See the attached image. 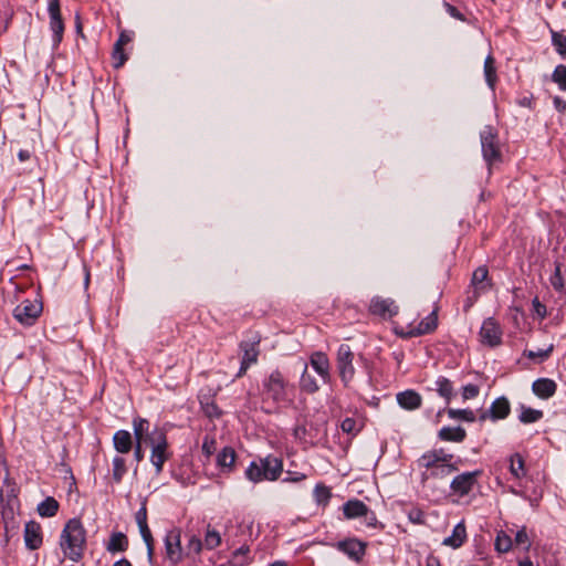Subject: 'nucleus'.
I'll list each match as a JSON object with an SVG mask.
<instances>
[{"label":"nucleus","instance_id":"1","mask_svg":"<svg viewBox=\"0 0 566 566\" xmlns=\"http://www.w3.org/2000/svg\"><path fill=\"white\" fill-rule=\"evenodd\" d=\"M293 386L279 369L272 370L262 380L261 409L265 413H279L283 408L293 403Z\"/></svg>","mask_w":566,"mask_h":566},{"label":"nucleus","instance_id":"2","mask_svg":"<svg viewBox=\"0 0 566 566\" xmlns=\"http://www.w3.org/2000/svg\"><path fill=\"white\" fill-rule=\"evenodd\" d=\"M86 543V531L78 518H71L64 525L60 536V546L63 554L72 562L83 557Z\"/></svg>","mask_w":566,"mask_h":566},{"label":"nucleus","instance_id":"3","mask_svg":"<svg viewBox=\"0 0 566 566\" xmlns=\"http://www.w3.org/2000/svg\"><path fill=\"white\" fill-rule=\"evenodd\" d=\"M145 442L151 449L150 462L155 467L156 474H160L165 462L172 455V452L169 450L166 432L160 428H155L145 438Z\"/></svg>","mask_w":566,"mask_h":566},{"label":"nucleus","instance_id":"4","mask_svg":"<svg viewBox=\"0 0 566 566\" xmlns=\"http://www.w3.org/2000/svg\"><path fill=\"white\" fill-rule=\"evenodd\" d=\"M260 343L261 336L256 332H251L247 335V338L240 342L239 348L242 353L241 364L237 378L245 375L247 370L254 364L258 363V358L260 355Z\"/></svg>","mask_w":566,"mask_h":566},{"label":"nucleus","instance_id":"5","mask_svg":"<svg viewBox=\"0 0 566 566\" xmlns=\"http://www.w3.org/2000/svg\"><path fill=\"white\" fill-rule=\"evenodd\" d=\"M480 139L483 159L490 168L494 163L501 160V150L496 129L491 125L484 126L480 133Z\"/></svg>","mask_w":566,"mask_h":566},{"label":"nucleus","instance_id":"6","mask_svg":"<svg viewBox=\"0 0 566 566\" xmlns=\"http://www.w3.org/2000/svg\"><path fill=\"white\" fill-rule=\"evenodd\" d=\"M43 311L39 300H24L13 310V317L24 326H32Z\"/></svg>","mask_w":566,"mask_h":566},{"label":"nucleus","instance_id":"7","mask_svg":"<svg viewBox=\"0 0 566 566\" xmlns=\"http://www.w3.org/2000/svg\"><path fill=\"white\" fill-rule=\"evenodd\" d=\"M354 353L349 345L342 344L337 350L336 367L339 377L345 386H347L355 376V367L353 365Z\"/></svg>","mask_w":566,"mask_h":566},{"label":"nucleus","instance_id":"8","mask_svg":"<svg viewBox=\"0 0 566 566\" xmlns=\"http://www.w3.org/2000/svg\"><path fill=\"white\" fill-rule=\"evenodd\" d=\"M165 557L171 566H177L184 559L181 536L178 528L169 530L164 538Z\"/></svg>","mask_w":566,"mask_h":566},{"label":"nucleus","instance_id":"9","mask_svg":"<svg viewBox=\"0 0 566 566\" xmlns=\"http://www.w3.org/2000/svg\"><path fill=\"white\" fill-rule=\"evenodd\" d=\"M334 547L355 563H360L366 555L367 543L356 537H348L335 543Z\"/></svg>","mask_w":566,"mask_h":566},{"label":"nucleus","instance_id":"10","mask_svg":"<svg viewBox=\"0 0 566 566\" xmlns=\"http://www.w3.org/2000/svg\"><path fill=\"white\" fill-rule=\"evenodd\" d=\"M48 12L50 17V29L52 31L53 45L57 46L64 33V22L61 15L60 0H50L48 4Z\"/></svg>","mask_w":566,"mask_h":566},{"label":"nucleus","instance_id":"11","mask_svg":"<svg viewBox=\"0 0 566 566\" xmlns=\"http://www.w3.org/2000/svg\"><path fill=\"white\" fill-rule=\"evenodd\" d=\"M481 471L464 472L453 478L450 489L459 497L468 495L478 483Z\"/></svg>","mask_w":566,"mask_h":566},{"label":"nucleus","instance_id":"12","mask_svg":"<svg viewBox=\"0 0 566 566\" xmlns=\"http://www.w3.org/2000/svg\"><path fill=\"white\" fill-rule=\"evenodd\" d=\"M479 334L482 344L490 347L499 346L502 343V329L493 317L484 319Z\"/></svg>","mask_w":566,"mask_h":566},{"label":"nucleus","instance_id":"13","mask_svg":"<svg viewBox=\"0 0 566 566\" xmlns=\"http://www.w3.org/2000/svg\"><path fill=\"white\" fill-rule=\"evenodd\" d=\"M24 543L30 551H35L43 543L42 527L35 521H29L24 526Z\"/></svg>","mask_w":566,"mask_h":566},{"label":"nucleus","instance_id":"14","mask_svg":"<svg viewBox=\"0 0 566 566\" xmlns=\"http://www.w3.org/2000/svg\"><path fill=\"white\" fill-rule=\"evenodd\" d=\"M369 310L373 314L391 317L398 313L395 302L389 298L374 297Z\"/></svg>","mask_w":566,"mask_h":566},{"label":"nucleus","instance_id":"15","mask_svg":"<svg viewBox=\"0 0 566 566\" xmlns=\"http://www.w3.org/2000/svg\"><path fill=\"white\" fill-rule=\"evenodd\" d=\"M557 385L553 379L538 378L532 385V390L541 399H548L556 392Z\"/></svg>","mask_w":566,"mask_h":566},{"label":"nucleus","instance_id":"16","mask_svg":"<svg viewBox=\"0 0 566 566\" xmlns=\"http://www.w3.org/2000/svg\"><path fill=\"white\" fill-rule=\"evenodd\" d=\"M396 399L398 405L406 410H416L422 402L421 396L412 389L398 392Z\"/></svg>","mask_w":566,"mask_h":566},{"label":"nucleus","instance_id":"17","mask_svg":"<svg viewBox=\"0 0 566 566\" xmlns=\"http://www.w3.org/2000/svg\"><path fill=\"white\" fill-rule=\"evenodd\" d=\"M437 314L436 312H432L427 317H424L416 327L410 328L407 333V336L417 337L429 334L437 328Z\"/></svg>","mask_w":566,"mask_h":566},{"label":"nucleus","instance_id":"18","mask_svg":"<svg viewBox=\"0 0 566 566\" xmlns=\"http://www.w3.org/2000/svg\"><path fill=\"white\" fill-rule=\"evenodd\" d=\"M467 539V528L464 522H459L452 530L450 536L446 537L442 545L457 549L463 545Z\"/></svg>","mask_w":566,"mask_h":566},{"label":"nucleus","instance_id":"19","mask_svg":"<svg viewBox=\"0 0 566 566\" xmlns=\"http://www.w3.org/2000/svg\"><path fill=\"white\" fill-rule=\"evenodd\" d=\"M311 366L327 382L329 380V361L327 356L322 352H316L311 356Z\"/></svg>","mask_w":566,"mask_h":566},{"label":"nucleus","instance_id":"20","mask_svg":"<svg viewBox=\"0 0 566 566\" xmlns=\"http://www.w3.org/2000/svg\"><path fill=\"white\" fill-rule=\"evenodd\" d=\"M113 444L118 453L125 454L133 449V437L127 430H118L114 433Z\"/></svg>","mask_w":566,"mask_h":566},{"label":"nucleus","instance_id":"21","mask_svg":"<svg viewBox=\"0 0 566 566\" xmlns=\"http://www.w3.org/2000/svg\"><path fill=\"white\" fill-rule=\"evenodd\" d=\"M368 506L360 500H349L343 505L344 516L348 520L367 514Z\"/></svg>","mask_w":566,"mask_h":566},{"label":"nucleus","instance_id":"22","mask_svg":"<svg viewBox=\"0 0 566 566\" xmlns=\"http://www.w3.org/2000/svg\"><path fill=\"white\" fill-rule=\"evenodd\" d=\"M433 385L432 389L446 400V403H449L455 395L452 381L444 376H439Z\"/></svg>","mask_w":566,"mask_h":566},{"label":"nucleus","instance_id":"23","mask_svg":"<svg viewBox=\"0 0 566 566\" xmlns=\"http://www.w3.org/2000/svg\"><path fill=\"white\" fill-rule=\"evenodd\" d=\"M251 560L250 546L244 541L242 545L232 553V556L226 566H245L249 565Z\"/></svg>","mask_w":566,"mask_h":566},{"label":"nucleus","instance_id":"24","mask_svg":"<svg viewBox=\"0 0 566 566\" xmlns=\"http://www.w3.org/2000/svg\"><path fill=\"white\" fill-rule=\"evenodd\" d=\"M510 410L511 407L509 400L505 397H500L492 402L489 412L493 420H500L505 419L509 416Z\"/></svg>","mask_w":566,"mask_h":566},{"label":"nucleus","instance_id":"25","mask_svg":"<svg viewBox=\"0 0 566 566\" xmlns=\"http://www.w3.org/2000/svg\"><path fill=\"white\" fill-rule=\"evenodd\" d=\"M438 437L443 441L462 442L467 432L462 427H443L440 429Z\"/></svg>","mask_w":566,"mask_h":566},{"label":"nucleus","instance_id":"26","mask_svg":"<svg viewBox=\"0 0 566 566\" xmlns=\"http://www.w3.org/2000/svg\"><path fill=\"white\" fill-rule=\"evenodd\" d=\"M3 523H4V537L8 543L11 537L15 536L20 528V523L17 521L14 513L9 510L2 513Z\"/></svg>","mask_w":566,"mask_h":566},{"label":"nucleus","instance_id":"27","mask_svg":"<svg viewBox=\"0 0 566 566\" xmlns=\"http://www.w3.org/2000/svg\"><path fill=\"white\" fill-rule=\"evenodd\" d=\"M251 525L239 523L234 527L228 526L227 531L224 533L226 541L230 546H234L240 543V541H237V537L244 535L245 533H249V536L251 535Z\"/></svg>","mask_w":566,"mask_h":566},{"label":"nucleus","instance_id":"28","mask_svg":"<svg viewBox=\"0 0 566 566\" xmlns=\"http://www.w3.org/2000/svg\"><path fill=\"white\" fill-rule=\"evenodd\" d=\"M128 548V538L122 532L113 533L109 537V542L106 545V549L109 553L125 552Z\"/></svg>","mask_w":566,"mask_h":566},{"label":"nucleus","instance_id":"29","mask_svg":"<svg viewBox=\"0 0 566 566\" xmlns=\"http://www.w3.org/2000/svg\"><path fill=\"white\" fill-rule=\"evenodd\" d=\"M264 464L268 469V481H275L280 478L283 472V462L276 457L263 458Z\"/></svg>","mask_w":566,"mask_h":566},{"label":"nucleus","instance_id":"30","mask_svg":"<svg viewBox=\"0 0 566 566\" xmlns=\"http://www.w3.org/2000/svg\"><path fill=\"white\" fill-rule=\"evenodd\" d=\"M483 71H484V77H485L488 86L491 90H494L496 81H497V75H496L495 60L491 54H489L484 60Z\"/></svg>","mask_w":566,"mask_h":566},{"label":"nucleus","instance_id":"31","mask_svg":"<svg viewBox=\"0 0 566 566\" xmlns=\"http://www.w3.org/2000/svg\"><path fill=\"white\" fill-rule=\"evenodd\" d=\"M36 510L40 516L52 517L57 513L59 502L54 497L49 496L38 505Z\"/></svg>","mask_w":566,"mask_h":566},{"label":"nucleus","instance_id":"32","mask_svg":"<svg viewBox=\"0 0 566 566\" xmlns=\"http://www.w3.org/2000/svg\"><path fill=\"white\" fill-rule=\"evenodd\" d=\"M235 461V451L231 447L223 448L217 455V464L231 470Z\"/></svg>","mask_w":566,"mask_h":566},{"label":"nucleus","instance_id":"33","mask_svg":"<svg viewBox=\"0 0 566 566\" xmlns=\"http://www.w3.org/2000/svg\"><path fill=\"white\" fill-rule=\"evenodd\" d=\"M300 388L301 390L307 394H314L319 389V386L312 375L307 373V365L304 366V370L301 375L300 379Z\"/></svg>","mask_w":566,"mask_h":566},{"label":"nucleus","instance_id":"34","mask_svg":"<svg viewBox=\"0 0 566 566\" xmlns=\"http://www.w3.org/2000/svg\"><path fill=\"white\" fill-rule=\"evenodd\" d=\"M454 471H457V468L451 463H442L439 464V467H434L429 472H423L422 479L428 480L430 478H443L450 475Z\"/></svg>","mask_w":566,"mask_h":566},{"label":"nucleus","instance_id":"35","mask_svg":"<svg viewBox=\"0 0 566 566\" xmlns=\"http://www.w3.org/2000/svg\"><path fill=\"white\" fill-rule=\"evenodd\" d=\"M133 429L135 440H144L150 433L149 432V421L147 419L136 417L133 420Z\"/></svg>","mask_w":566,"mask_h":566},{"label":"nucleus","instance_id":"36","mask_svg":"<svg viewBox=\"0 0 566 566\" xmlns=\"http://www.w3.org/2000/svg\"><path fill=\"white\" fill-rule=\"evenodd\" d=\"M314 501L318 505L326 506L332 497L329 488L323 483H317L313 492Z\"/></svg>","mask_w":566,"mask_h":566},{"label":"nucleus","instance_id":"37","mask_svg":"<svg viewBox=\"0 0 566 566\" xmlns=\"http://www.w3.org/2000/svg\"><path fill=\"white\" fill-rule=\"evenodd\" d=\"M126 473H127L126 460L120 455H116L113 459V472H112L113 480L116 483H120Z\"/></svg>","mask_w":566,"mask_h":566},{"label":"nucleus","instance_id":"38","mask_svg":"<svg viewBox=\"0 0 566 566\" xmlns=\"http://www.w3.org/2000/svg\"><path fill=\"white\" fill-rule=\"evenodd\" d=\"M203 546L211 551L217 548L221 544V534L214 530L211 528L210 525L207 527L205 538H203Z\"/></svg>","mask_w":566,"mask_h":566},{"label":"nucleus","instance_id":"39","mask_svg":"<svg viewBox=\"0 0 566 566\" xmlns=\"http://www.w3.org/2000/svg\"><path fill=\"white\" fill-rule=\"evenodd\" d=\"M543 411L522 406L518 419L523 423H533L541 420Z\"/></svg>","mask_w":566,"mask_h":566},{"label":"nucleus","instance_id":"40","mask_svg":"<svg viewBox=\"0 0 566 566\" xmlns=\"http://www.w3.org/2000/svg\"><path fill=\"white\" fill-rule=\"evenodd\" d=\"M447 413L450 419H459L467 422L475 421L476 417L473 410L471 409H447Z\"/></svg>","mask_w":566,"mask_h":566},{"label":"nucleus","instance_id":"41","mask_svg":"<svg viewBox=\"0 0 566 566\" xmlns=\"http://www.w3.org/2000/svg\"><path fill=\"white\" fill-rule=\"evenodd\" d=\"M419 464L421 467L426 468V472H429L434 467H439V464H441V463L439 461V453H438V451H432V452L424 453L419 459Z\"/></svg>","mask_w":566,"mask_h":566},{"label":"nucleus","instance_id":"42","mask_svg":"<svg viewBox=\"0 0 566 566\" xmlns=\"http://www.w3.org/2000/svg\"><path fill=\"white\" fill-rule=\"evenodd\" d=\"M510 471L516 479L525 475L524 460L518 453L511 457Z\"/></svg>","mask_w":566,"mask_h":566},{"label":"nucleus","instance_id":"43","mask_svg":"<svg viewBox=\"0 0 566 566\" xmlns=\"http://www.w3.org/2000/svg\"><path fill=\"white\" fill-rule=\"evenodd\" d=\"M552 81L558 85L560 91H566V65L559 64L555 67Z\"/></svg>","mask_w":566,"mask_h":566},{"label":"nucleus","instance_id":"44","mask_svg":"<svg viewBox=\"0 0 566 566\" xmlns=\"http://www.w3.org/2000/svg\"><path fill=\"white\" fill-rule=\"evenodd\" d=\"M512 538L504 532H500L495 539V548L500 553H506L512 547Z\"/></svg>","mask_w":566,"mask_h":566},{"label":"nucleus","instance_id":"45","mask_svg":"<svg viewBox=\"0 0 566 566\" xmlns=\"http://www.w3.org/2000/svg\"><path fill=\"white\" fill-rule=\"evenodd\" d=\"M552 42L560 55H566V34L552 31Z\"/></svg>","mask_w":566,"mask_h":566},{"label":"nucleus","instance_id":"46","mask_svg":"<svg viewBox=\"0 0 566 566\" xmlns=\"http://www.w3.org/2000/svg\"><path fill=\"white\" fill-rule=\"evenodd\" d=\"M245 478L253 482H262L261 471L258 461H252L245 470Z\"/></svg>","mask_w":566,"mask_h":566},{"label":"nucleus","instance_id":"47","mask_svg":"<svg viewBox=\"0 0 566 566\" xmlns=\"http://www.w3.org/2000/svg\"><path fill=\"white\" fill-rule=\"evenodd\" d=\"M552 352H553V345H551L546 349L527 350L524 354L527 358L533 359V360L537 359L539 363H542L551 356Z\"/></svg>","mask_w":566,"mask_h":566},{"label":"nucleus","instance_id":"48","mask_svg":"<svg viewBox=\"0 0 566 566\" xmlns=\"http://www.w3.org/2000/svg\"><path fill=\"white\" fill-rule=\"evenodd\" d=\"M112 59H113V66L115 69H119L127 61V55L124 52L123 48H118V46L114 45L113 52H112Z\"/></svg>","mask_w":566,"mask_h":566},{"label":"nucleus","instance_id":"49","mask_svg":"<svg viewBox=\"0 0 566 566\" xmlns=\"http://www.w3.org/2000/svg\"><path fill=\"white\" fill-rule=\"evenodd\" d=\"M515 543L520 546H522L525 551H528L531 548V539L527 535L526 527L523 526L521 530H518L515 534Z\"/></svg>","mask_w":566,"mask_h":566},{"label":"nucleus","instance_id":"50","mask_svg":"<svg viewBox=\"0 0 566 566\" xmlns=\"http://www.w3.org/2000/svg\"><path fill=\"white\" fill-rule=\"evenodd\" d=\"M488 275H489V271L485 266H479L474 272H473V275H472V284L476 287H479L480 285H482L486 279H488Z\"/></svg>","mask_w":566,"mask_h":566},{"label":"nucleus","instance_id":"51","mask_svg":"<svg viewBox=\"0 0 566 566\" xmlns=\"http://www.w3.org/2000/svg\"><path fill=\"white\" fill-rule=\"evenodd\" d=\"M340 428L343 432L356 436L359 432V428L357 427V422L354 418H345L342 423Z\"/></svg>","mask_w":566,"mask_h":566},{"label":"nucleus","instance_id":"52","mask_svg":"<svg viewBox=\"0 0 566 566\" xmlns=\"http://www.w3.org/2000/svg\"><path fill=\"white\" fill-rule=\"evenodd\" d=\"M203 547L202 539L196 535H192L187 544L188 552L193 554H199Z\"/></svg>","mask_w":566,"mask_h":566},{"label":"nucleus","instance_id":"53","mask_svg":"<svg viewBox=\"0 0 566 566\" xmlns=\"http://www.w3.org/2000/svg\"><path fill=\"white\" fill-rule=\"evenodd\" d=\"M480 392V387L478 385L468 384L462 387V398L463 400H470L478 397Z\"/></svg>","mask_w":566,"mask_h":566},{"label":"nucleus","instance_id":"54","mask_svg":"<svg viewBox=\"0 0 566 566\" xmlns=\"http://www.w3.org/2000/svg\"><path fill=\"white\" fill-rule=\"evenodd\" d=\"M551 284L557 291H560L563 289V286H564L563 277H562V273H560V264L559 263L555 264V271H554V274L551 277Z\"/></svg>","mask_w":566,"mask_h":566},{"label":"nucleus","instance_id":"55","mask_svg":"<svg viewBox=\"0 0 566 566\" xmlns=\"http://www.w3.org/2000/svg\"><path fill=\"white\" fill-rule=\"evenodd\" d=\"M306 479V474L300 472L286 471L282 482L284 483H298Z\"/></svg>","mask_w":566,"mask_h":566},{"label":"nucleus","instance_id":"56","mask_svg":"<svg viewBox=\"0 0 566 566\" xmlns=\"http://www.w3.org/2000/svg\"><path fill=\"white\" fill-rule=\"evenodd\" d=\"M409 521L413 524H423L424 523V514L419 509H412L408 513Z\"/></svg>","mask_w":566,"mask_h":566},{"label":"nucleus","instance_id":"57","mask_svg":"<svg viewBox=\"0 0 566 566\" xmlns=\"http://www.w3.org/2000/svg\"><path fill=\"white\" fill-rule=\"evenodd\" d=\"M532 306H533V312H534V313H535L539 318H545V317H546V315H547L546 306L539 302L538 297H535V298L532 301Z\"/></svg>","mask_w":566,"mask_h":566},{"label":"nucleus","instance_id":"58","mask_svg":"<svg viewBox=\"0 0 566 566\" xmlns=\"http://www.w3.org/2000/svg\"><path fill=\"white\" fill-rule=\"evenodd\" d=\"M135 520L137 525L147 523V507L146 500L142 502L140 509L136 512Z\"/></svg>","mask_w":566,"mask_h":566},{"label":"nucleus","instance_id":"59","mask_svg":"<svg viewBox=\"0 0 566 566\" xmlns=\"http://www.w3.org/2000/svg\"><path fill=\"white\" fill-rule=\"evenodd\" d=\"M216 450V441L213 439H210L209 437H206L202 443V452L210 457Z\"/></svg>","mask_w":566,"mask_h":566},{"label":"nucleus","instance_id":"60","mask_svg":"<svg viewBox=\"0 0 566 566\" xmlns=\"http://www.w3.org/2000/svg\"><path fill=\"white\" fill-rule=\"evenodd\" d=\"M443 7L446 8V11L454 19L463 21L464 17L463 14L452 4L449 2H444Z\"/></svg>","mask_w":566,"mask_h":566},{"label":"nucleus","instance_id":"61","mask_svg":"<svg viewBox=\"0 0 566 566\" xmlns=\"http://www.w3.org/2000/svg\"><path fill=\"white\" fill-rule=\"evenodd\" d=\"M361 517L365 518V524L369 527H377L378 521L376 517V514L368 509L367 514L363 515Z\"/></svg>","mask_w":566,"mask_h":566},{"label":"nucleus","instance_id":"62","mask_svg":"<svg viewBox=\"0 0 566 566\" xmlns=\"http://www.w3.org/2000/svg\"><path fill=\"white\" fill-rule=\"evenodd\" d=\"M130 41H132V35L128 34L126 31H123V32H120V34L114 45L124 49V45H126Z\"/></svg>","mask_w":566,"mask_h":566},{"label":"nucleus","instance_id":"63","mask_svg":"<svg viewBox=\"0 0 566 566\" xmlns=\"http://www.w3.org/2000/svg\"><path fill=\"white\" fill-rule=\"evenodd\" d=\"M143 441L144 440H136L135 447H134V457L137 462H140L144 459V451H143Z\"/></svg>","mask_w":566,"mask_h":566},{"label":"nucleus","instance_id":"64","mask_svg":"<svg viewBox=\"0 0 566 566\" xmlns=\"http://www.w3.org/2000/svg\"><path fill=\"white\" fill-rule=\"evenodd\" d=\"M553 102H554L555 108L558 112H560V113L565 112V109H566V102L562 97L555 96Z\"/></svg>","mask_w":566,"mask_h":566}]
</instances>
